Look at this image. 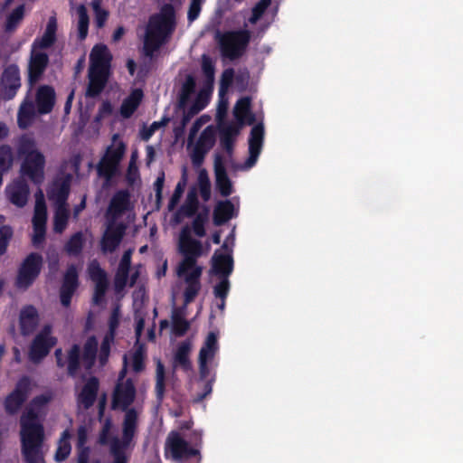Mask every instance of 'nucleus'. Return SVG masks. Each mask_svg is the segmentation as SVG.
I'll return each mask as SVG.
<instances>
[{
  "instance_id": "1",
  "label": "nucleus",
  "mask_w": 463,
  "mask_h": 463,
  "mask_svg": "<svg viewBox=\"0 0 463 463\" xmlns=\"http://www.w3.org/2000/svg\"><path fill=\"white\" fill-rule=\"evenodd\" d=\"M53 393L46 392L35 396L26 406L20 419L22 454L26 463H45L43 420Z\"/></svg>"
},
{
  "instance_id": "2",
  "label": "nucleus",
  "mask_w": 463,
  "mask_h": 463,
  "mask_svg": "<svg viewBox=\"0 0 463 463\" xmlns=\"http://www.w3.org/2000/svg\"><path fill=\"white\" fill-rule=\"evenodd\" d=\"M179 250L184 259L176 267V274L185 283L184 298L187 305L194 300L202 288L200 279L203 268L197 265V259L203 253L201 241L191 236L188 227H184L180 233Z\"/></svg>"
},
{
  "instance_id": "3",
  "label": "nucleus",
  "mask_w": 463,
  "mask_h": 463,
  "mask_svg": "<svg viewBox=\"0 0 463 463\" xmlns=\"http://www.w3.org/2000/svg\"><path fill=\"white\" fill-rule=\"evenodd\" d=\"M175 27V10L171 5H165L159 14L150 17L147 24L144 39L146 55L151 57L162 44L167 42Z\"/></svg>"
},
{
  "instance_id": "4",
  "label": "nucleus",
  "mask_w": 463,
  "mask_h": 463,
  "mask_svg": "<svg viewBox=\"0 0 463 463\" xmlns=\"http://www.w3.org/2000/svg\"><path fill=\"white\" fill-rule=\"evenodd\" d=\"M139 412L136 409L125 410L124 420L122 423V439L113 438L109 440L108 434L109 431V423H107L99 437V441L102 444L109 443L110 453L114 460L113 463H128V457L126 456V449L132 441L138 427Z\"/></svg>"
},
{
  "instance_id": "5",
  "label": "nucleus",
  "mask_w": 463,
  "mask_h": 463,
  "mask_svg": "<svg viewBox=\"0 0 463 463\" xmlns=\"http://www.w3.org/2000/svg\"><path fill=\"white\" fill-rule=\"evenodd\" d=\"M19 153L24 156L23 173L33 183L41 184L44 179L45 157L37 149L35 142L29 137H24L20 142Z\"/></svg>"
},
{
  "instance_id": "6",
  "label": "nucleus",
  "mask_w": 463,
  "mask_h": 463,
  "mask_svg": "<svg viewBox=\"0 0 463 463\" xmlns=\"http://www.w3.org/2000/svg\"><path fill=\"white\" fill-rule=\"evenodd\" d=\"M250 35L248 30L224 33L219 39L222 54L230 60L240 58L250 43Z\"/></svg>"
},
{
  "instance_id": "7",
  "label": "nucleus",
  "mask_w": 463,
  "mask_h": 463,
  "mask_svg": "<svg viewBox=\"0 0 463 463\" xmlns=\"http://www.w3.org/2000/svg\"><path fill=\"white\" fill-rule=\"evenodd\" d=\"M43 265V257L39 253H30L22 262L15 280L20 289H27L39 276Z\"/></svg>"
},
{
  "instance_id": "8",
  "label": "nucleus",
  "mask_w": 463,
  "mask_h": 463,
  "mask_svg": "<svg viewBox=\"0 0 463 463\" xmlns=\"http://www.w3.org/2000/svg\"><path fill=\"white\" fill-rule=\"evenodd\" d=\"M128 364V355H124V368L119 374V382L118 383L113 394V408H120L125 411L128 409L136 397V388L130 379L123 380L126 374V367Z\"/></svg>"
},
{
  "instance_id": "9",
  "label": "nucleus",
  "mask_w": 463,
  "mask_h": 463,
  "mask_svg": "<svg viewBox=\"0 0 463 463\" xmlns=\"http://www.w3.org/2000/svg\"><path fill=\"white\" fill-rule=\"evenodd\" d=\"M165 454L175 461L188 458L198 454V450L191 448L189 443L176 431L168 434L165 444Z\"/></svg>"
},
{
  "instance_id": "10",
  "label": "nucleus",
  "mask_w": 463,
  "mask_h": 463,
  "mask_svg": "<svg viewBox=\"0 0 463 463\" xmlns=\"http://www.w3.org/2000/svg\"><path fill=\"white\" fill-rule=\"evenodd\" d=\"M125 153V146L120 143L117 147H109L105 156L97 165V171L99 176L106 181H109L117 173L118 166Z\"/></svg>"
},
{
  "instance_id": "11",
  "label": "nucleus",
  "mask_w": 463,
  "mask_h": 463,
  "mask_svg": "<svg viewBox=\"0 0 463 463\" xmlns=\"http://www.w3.org/2000/svg\"><path fill=\"white\" fill-rule=\"evenodd\" d=\"M217 350V335L213 332H210L199 352L198 356V369L201 381H205L210 376L211 369L208 364L214 359Z\"/></svg>"
},
{
  "instance_id": "12",
  "label": "nucleus",
  "mask_w": 463,
  "mask_h": 463,
  "mask_svg": "<svg viewBox=\"0 0 463 463\" xmlns=\"http://www.w3.org/2000/svg\"><path fill=\"white\" fill-rule=\"evenodd\" d=\"M47 221V210L44 195L41 190L35 194L34 214L33 218V242L37 245L44 240L45 226Z\"/></svg>"
},
{
  "instance_id": "13",
  "label": "nucleus",
  "mask_w": 463,
  "mask_h": 463,
  "mask_svg": "<svg viewBox=\"0 0 463 463\" xmlns=\"http://www.w3.org/2000/svg\"><path fill=\"white\" fill-rule=\"evenodd\" d=\"M32 392V383L28 377H23L14 390L6 397L5 407L8 413H16Z\"/></svg>"
},
{
  "instance_id": "14",
  "label": "nucleus",
  "mask_w": 463,
  "mask_h": 463,
  "mask_svg": "<svg viewBox=\"0 0 463 463\" xmlns=\"http://www.w3.org/2000/svg\"><path fill=\"white\" fill-rule=\"evenodd\" d=\"M51 333V326H45L34 338L30 349V358L33 362H40L55 345L56 338L52 336Z\"/></svg>"
},
{
  "instance_id": "15",
  "label": "nucleus",
  "mask_w": 463,
  "mask_h": 463,
  "mask_svg": "<svg viewBox=\"0 0 463 463\" xmlns=\"http://www.w3.org/2000/svg\"><path fill=\"white\" fill-rule=\"evenodd\" d=\"M215 143V128L208 126L200 135L198 140L193 146L191 157L194 165H202L205 155L210 151Z\"/></svg>"
},
{
  "instance_id": "16",
  "label": "nucleus",
  "mask_w": 463,
  "mask_h": 463,
  "mask_svg": "<svg viewBox=\"0 0 463 463\" xmlns=\"http://www.w3.org/2000/svg\"><path fill=\"white\" fill-rule=\"evenodd\" d=\"M126 227L122 223L109 222L101 240V250L104 253L113 252L120 244Z\"/></svg>"
},
{
  "instance_id": "17",
  "label": "nucleus",
  "mask_w": 463,
  "mask_h": 463,
  "mask_svg": "<svg viewBox=\"0 0 463 463\" xmlns=\"http://www.w3.org/2000/svg\"><path fill=\"white\" fill-rule=\"evenodd\" d=\"M2 93L5 99H13L21 86L19 69L16 65H9L3 72L1 79Z\"/></svg>"
},
{
  "instance_id": "18",
  "label": "nucleus",
  "mask_w": 463,
  "mask_h": 463,
  "mask_svg": "<svg viewBox=\"0 0 463 463\" xmlns=\"http://www.w3.org/2000/svg\"><path fill=\"white\" fill-rule=\"evenodd\" d=\"M264 129L261 125L254 126L250 131L249 139L250 156L245 161L243 168L252 167L258 160L263 144Z\"/></svg>"
},
{
  "instance_id": "19",
  "label": "nucleus",
  "mask_w": 463,
  "mask_h": 463,
  "mask_svg": "<svg viewBox=\"0 0 463 463\" xmlns=\"http://www.w3.org/2000/svg\"><path fill=\"white\" fill-rule=\"evenodd\" d=\"M56 363L59 367H63L67 364L68 373L71 376H76L80 368V348L78 345H73L66 359H63L61 349L55 351Z\"/></svg>"
},
{
  "instance_id": "20",
  "label": "nucleus",
  "mask_w": 463,
  "mask_h": 463,
  "mask_svg": "<svg viewBox=\"0 0 463 463\" xmlns=\"http://www.w3.org/2000/svg\"><path fill=\"white\" fill-rule=\"evenodd\" d=\"M90 60L89 71L108 73L111 55L106 45H95L90 52Z\"/></svg>"
},
{
  "instance_id": "21",
  "label": "nucleus",
  "mask_w": 463,
  "mask_h": 463,
  "mask_svg": "<svg viewBox=\"0 0 463 463\" xmlns=\"http://www.w3.org/2000/svg\"><path fill=\"white\" fill-rule=\"evenodd\" d=\"M78 287V270L74 265L68 267L61 288V301L65 307L71 303V298Z\"/></svg>"
},
{
  "instance_id": "22",
  "label": "nucleus",
  "mask_w": 463,
  "mask_h": 463,
  "mask_svg": "<svg viewBox=\"0 0 463 463\" xmlns=\"http://www.w3.org/2000/svg\"><path fill=\"white\" fill-rule=\"evenodd\" d=\"M49 62L48 55L41 52H32L28 71L31 84L36 83L44 72Z\"/></svg>"
},
{
  "instance_id": "23",
  "label": "nucleus",
  "mask_w": 463,
  "mask_h": 463,
  "mask_svg": "<svg viewBox=\"0 0 463 463\" xmlns=\"http://www.w3.org/2000/svg\"><path fill=\"white\" fill-rule=\"evenodd\" d=\"M35 102L39 114L50 113L55 103L54 90L47 85L41 86L36 91Z\"/></svg>"
},
{
  "instance_id": "24",
  "label": "nucleus",
  "mask_w": 463,
  "mask_h": 463,
  "mask_svg": "<svg viewBox=\"0 0 463 463\" xmlns=\"http://www.w3.org/2000/svg\"><path fill=\"white\" fill-rule=\"evenodd\" d=\"M98 390L99 380L96 377H90L78 395L79 403L81 404L84 409L91 407L96 400Z\"/></svg>"
},
{
  "instance_id": "25",
  "label": "nucleus",
  "mask_w": 463,
  "mask_h": 463,
  "mask_svg": "<svg viewBox=\"0 0 463 463\" xmlns=\"http://www.w3.org/2000/svg\"><path fill=\"white\" fill-rule=\"evenodd\" d=\"M192 347L193 345L191 340H184L178 345L174 356L175 367L179 366L184 371L192 370V362L189 358Z\"/></svg>"
},
{
  "instance_id": "26",
  "label": "nucleus",
  "mask_w": 463,
  "mask_h": 463,
  "mask_svg": "<svg viewBox=\"0 0 463 463\" xmlns=\"http://www.w3.org/2000/svg\"><path fill=\"white\" fill-rule=\"evenodd\" d=\"M7 196L10 202L17 207H24L28 200V185L22 181L14 183L7 189Z\"/></svg>"
},
{
  "instance_id": "27",
  "label": "nucleus",
  "mask_w": 463,
  "mask_h": 463,
  "mask_svg": "<svg viewBox=\"0 0 463 463\" xmlns=\"http://www.w3.org/2000/svg\"><path fill=\"white\" fill-rule=\"evenodd\" d=\"M233 268V260L230 255L214 253L212 259L211 272L219 277H229Z\"/></svg>"
},
{
  "instance_id": "28",
  "label": "nucleus",
  "mask_w": 463,
  "mask_h": 463,
  "mask_svg": "<svg viewBox=\"0 0 463 463\" xmlns=\"http://www.w3.org/2000/svg\"><path fill=\"white\" fill-rule=\"evenodd\" d=\"M38 111L33 101L26 98L21 104L18 110L17 121L19 127L24 129L30 127Z\"/></svg>"
},
{
  "instance_id": "29",
  "label": "nucleus",
  "mask_w": 463,
  "mask_h": 463,
  "mask_svg": "<svg viewBox=\"0 0 463 463\" xmlns=\"http://www.w3.org/2000/svg\"><path fill=\"white\" fill-rule=\"evenodd\" d=\"M214 174L216 185L221 194L222 196L230 195L232 192V184L220 158H216L214 161Z\"/></svg>"
},
{
  "instance_id": "30",
  "label": "nucleus",
  "mask_w": 463,
  "mask_h": 463,
  "mask_svg": "<svg viewBox=\"0 0 463 463\" xmlns=\"http://www.w3.org/2000/svg\"><path fill=\"white\" fill-rule=\"evenodd\" d=\"M70 194V184L67 181L55 182L48 192V196L55 206H69L67 199Z\"/></svg>"
},
{
  "instance_id": "31",
  "label": "nucleus",
  "mask_w": 463,
  "mask_h": 463,
  "mask_svg": "<svg viewBox=\"0 0 463 463\" xmlns=\"http://www.w3.org/2000/svg\"><path fill=\"white\" fill-rule=\"evenodd\" d=\"M128 203V195L125 192L117 193L111 199L108 209V217L109 222H116V220L127 210Z\"/></svg>"
},
{
  "instance_id": "32",
  "label": "nucleus",
  "mask_w": 463,
  "mask_h": 463,
  "mask_svg": "<svg viewBox=\"0 0 463 463\" xmlns=\"http://www.w3.org/2000/svg\"><path fill=\"white\" fill-rule=\"evenodd\" d=\"M38 324V314L36 309L32 307H24L20 314V326L24 335L31 334Z\"/></svg>"
},
{
  "instance_id": "33",
  "label": "nucleus",
  "mask_w": 463,
  "mask_h": 463,
  "mask_svg": "<svg viewBox=\"0 0 463 463\" xmlns=\"http://www.w3.org/2000/svg\"><path fill=\"white\" fill-rule=\"evenodd\" d=\"M239 134V127L235 123H229L221 126L220 140L222 146L231 153L236 136Z\"/></svg>"
},
{
  "instance_id": "34",
  "label": "nucleus",
  "mask_w": 463,
  "mask_h": 463,
  "mask_svg": "<svg viewBox=\"0 0 463 463\" xmlns=\"http://www.w3.org/2000/svg\"><path fill=\"white\" fill-rule=\"evenodd\" d=\"M90 82L87 89V96H98L105 87L107 73L89 71Z\"/></svg>"
},
{
  "instance_id": "35",
  "label": "nucleus",
  "mask_w": 463,
  "mask_h": 463,
  "mask_svg": "<svg viewBox=\"0 0 463 463\" xmlns=\"http://www.w3.org/2000/svg\"><path fill=\"white\" fill-rule=\"evenodd\" d=\"M143 97V93L141 90H135L132 91V93L124 99L121 108H120V114L125 118H129L135 110L137 109L138 105L141 102Z\"/></svg>"
},
{
  "instance_id": "36",
  "label": "nucleus",
  "mask_w": 463,
  "mask_h": 463,
  "mask_svg": "<svg viewBox=\"0 0 463 463\" xmlns=\"http://www.w3.org/2000/svg\"><path fill=\"white\" fill-rule=\"evenodd\" d=\"M173 332L175 335H184L189 329L190 324L185 318V312L181 308H175L172 311Z\"/></svg>"
},
{
  "instance_id": "37",
  "label": "nucleus",
  "mask_w": 463,
  "mask_h": 463,
  "mask_svg": "<svg viewBox=\"0 0 463 463\" xmlns=\"http://www.w3.org/2000/svg\"><path fill=\"white\" fill-rule=\"evenodd\" d=\"M234 206L230 201L221 202L217 204L213 213L214 223L223 224L232 218Z\"/></svg>"
},
{
  "instance_id": "38",
  "label": "nucleus",
  "mask_w": 463,
  "mask_h": 463,
  "mask_svg": "<svg viewBox=\"0 0 463 463\" xmlns=\"http://www.w3.org/2000/svg\"><path fill=\"white\" fill-rule=\"evenodd\" d=\"M98 350V341L95 337H90L84 344L82 364L84 367L89 370L92 367L95 362Z\"/></svg>"
},
{
  "instance_id": "39",
  "label": "nucleus",
  "mask_w": 463,
  "mask_h": 463,
  "mask_svg": "<svg viewBox=\"0 0 463 463\" xmlns=\"http://www.w3.org/2000/svg\"><path fill=\"white\" fill-rule=\"evenodd\" d=\"M250 99L249 98H242L238 100L234 108V114L237 119L241 123L247 122L251 124L253 122V117L250 111Z\"/></svg>"
},
{
  "instance_id": "40",
  "label": "nucleus",
  "mask_w": 463,
  "mask_h": 463,
  "mask_svg": "<svg viewBox=\"0 0 463 463\" xmlns=\"http://www.w3.org/2000/svg\"><path fill=\"white\" fill-rule=\"evenodd\" d=\"M69 217V206H55L53 218V229L55 232L61 233L66 229Z\"/></svg>"
},
{
  "instance_id": "41",
  "label": "nucleus",
  "mask_w": 463,
  "mask_h": 463,
  "mask_svg": "<svg viewBox=\"0 0 463 463\" xmlns=\"http://www.w3.org/2000/svg\"><path fill=\"white\" fill-rule=\"evenodd\" d=\"M25 7L24 5L14 9L6 17L5 29L7 33H13L24 17Z\"/></svg>"
},
{
  "instance_id": "42",
  "label": "nucleus",
  "mask_w": 463,
  "mask_h": 463,
  "mask_svg": "<svg viewBox=\"0 0 463 463\" xmlns=\"http://www.w3.org/2000/svg\"><path fill=\"white\" fill-rule=\"evenodd\" d=\"M133 371L140 373L145 368L144 360L146 357V349L143 345L136 344L134 351L129 354Z\"/></svg>"
},
{
  "instance_id": "43",
  "label": "nucleus",
  "mask_w": 463,
  "mask_h": 463,
  "mask_svg": "<svg viewBox=\"0 0 463 463\" xmlns=\"http://www.w3.org/2000/svg\"><path fill=\"white\" fill-rule=\"evenodd\" d=\"M85 239L81 232L74 233L64 246L65 251L69 255H78L84 245Z\"/></svg>"
},
{
  "instance_id": "44",
  "label": "nucleus",
  "mask_w": 463,
  "mask_h": 463,
  "mask_svg": "<svg viewBox=\"0 0 463 463\" xmlns=\"http://www.w3.org/2000/svg\"><path fill=\"white\" fill-rule=\"evenodd\" d=\"M69 432L65 430L60 439L58 449L55 453V460L58 462L65 460L71 453V448L69 442Z\"/></svg>"
},
{
  "instance_id": "45",
  "label": "nucleus",
  "mask_w": 463,
  "mask_h": 463,
  "mask_svg": "<svg viewBox=\"0 0 463 463\" xmlns=\"http://www.w3.org/2000/svg\"><path fill=\"white\" fill-rule=\"evenodd\" d=\"M56 28V20L55 18L52 17L48 22L45 33L39 42L41 48H48L54 43Z\"/></svg>"
},
{
  "instance_id": "46",
  "label": "nucleus",
  "mask_w": 463,
  "mask_h": 463,
  "mask_svg": "<svg viewBox=\"0 0 463 463\" xmlns=\"http://www.w3.org/2000/svg\"><path fill=\"white\" fill-rule=\"evenodd\" d=\"M77 13L79 15V21H78V32H79V38L80 40H83L86 38L88 34V29H89V15L87 13V9L83 5H80L78 9Z\"/></svg>"
},
{
  "instance_id": "47",
  "label": "nucleus",
  "mask_w": 463,
  "mask_h": 463,
  "mask_svg": "<svg viewBox=\"0 0 463 463\" xmlns=\"http://www.w3.org/2000/svg\"><path fill=\"white\" fill-rule=\"evenodd\" d=\"M165 366L159 361L156 369V394L159 401L164 398L165 384Z\"/></svg>"
},
{
  "instance_id": "48",
  "label": "nucleus",
  "mask_w": 463,
  "mask_h": 463,
  "mask_svg": "<svg viewBox=\"0 0 463 463\" xmlns=\"http://www.w3.org/2000/svg\"><path fill=\"white\" fill-rule=\"evenodd\" d=\"M194 88L195 80L193 76L188 75L181 89L179 99L180 107H184L186 105L191 94L194 91Z\"/></svg>"
},
{
  "instance_id": "49",
  "label": "nucleus",
  "mask_w": 463,
  "mask_h": 463,
  "mask_svg": "<svg viewBox=\"0 0 463 463\" xmlns=\"http://www.w3.org/2000/svg\"><path fill=\"white\" fill-rule=\"evenodd\" d=\"M102 0H92L91 7L95 13V24L98 28H102L109 17V12L101 8Z\"/></svg>"
},
{
  "instance_id": "50",
  "label": "nucleus",
  "mask_w": 463,
  "mask_h": 463,
  "mask_svg": "<svg viewBox=\"0 0 463 463\" xmlns=\"http://www.w3.org/2000/svg\"><path fill=\"white\" fill-rule=\"evenodd\" d=\"M198 207V200L195 192H189L186 196L184 204L182 206V212L186 216L194 215Z\"/></svg>"
},
{
  "instance_id": "51",
  "label": "nucleus",
  "mask_w": 463,
  "mask_h": 463,
  "mask_svg": "<svg viewBox=\"0 0 463 463\" xmlns=\"http://www.w3.org/2000/svg\"><path fill=\"white\" fill-rule=\"evenodd\" d=\"M13 162L12 149L9 146H0V171L5 172L11 166Z\"/></svg>"
},
{
  "instance_id": "52",
  "label": "nucleus",
  "mask_w": 463,
  "mask_h": 463,
  "mask_svg": "<svg viewBox=\"0 0 463 463\" xmlns=\"http://www.w3.org/2000/svg\"><path fill=\"white\" fill-rule=\"evenodd\" d=\"M13 229L9 225L0 226V256L5 254L10 240L13 237Z\"/></svg>"
},
{
  "instance_id": "53",
  "label": "nucleus",
  "mask_w": 463,
  "mask_h": 463,
  "mask_svg": "<svg viewBox=\"0 0 463 463\" xmlns=\"http://www.w3.org/2000/svg\"><path fill=\"white\" fill-rule=\"evenodd\" d=\"M220 281L213 287V294L216 298L223 300L226 298L230 290V281L228 277H219Z\"/></svg>"
},
{
  "instance_id": "54",
  "label": "nucleus",
  "mask_w": 463,
  "mask_h": 463,
  "mask_svg": "<svg viewBox=\"0 0 463 463\" xmlns=\"http://www.w3.org/2000/svg\"><path fill=\"white\" fill-rule=\"evenodd\" d=\"M203 92L200 93L196 102L184 113L182 120V127L184 128L188 121L204 108V102L202 99Z\"/></svg>"
},
{
  "instance_id": "55",
  "label": "nucleus",
  "mask_w": 463,
  "mask_h": 463,
  "mask_svg": "<svg viewBox=\"0 0 463 463\" xmlns=\"http://www.w3.org/2000/svg\"><path fill=\"white\" fill-rule=\"evenodd\" d=\"M114 336L115 335L107 333L102 341L99 357L101 365H104L107 362V359L109 354L110 344L113 342Z\"/></svg>"
},
{
  "instance_id": "56",
  "label": "nucleus",
  "mask_w": 463,
  "mask_h": 463,
  "mask_svg": "<svg viewBox=\"0 0 463 463\" xmlns=\"http://www.w3.org/2000/svg\"><path fill=\"white\" fill-rule=\"evenodd\" d=\"M210 119H211V118L209 116L203 115L195 120V122L193 124V126L190 129V133H189L188 139H187L188 146L194 144V140L196 137L198 131L201 129V128L203 125L208 123L210 121Z\"/></svg>"
},
{
  "instance_id": "57",
  "label": "nucleus",
  "mask_w": 463,
  "mask_h": 463,
  "mask_svg": "<svg viewBox=\"0 0 463 463\" xmlns=\"http://www.w3.org/2000/svg\"><path fill=\"white\" fill-rule=\"evenodd\" d=\"M88 271H89L90 277L93 280V282L107 279L106 273L100 268V266L97 260H92L90 263V265L88 267Z\"/></svg>"
},
{
  "instance_id": "58",
  "label": "nucleus",
  "mask_w": 463,
  "mask_h": 463,
  "mask_svg": "<svg viewBox=\"0 0 463 463\" xmlns=\"http://www.w3.org/2000/svg\"><path fill=\"white\" fill-rule=\"evenodd\" d=\"M270 0H260L252 9V14L249 21L250 24H256L258 20L262 16L266 9L270 5Z\"/></svg>"
},
{
  "instance_id": "59",
  "label": "nucleus",
  "mask_w": 463,
  "mask_h": 463,
  "mask_svg": "<svg viewBox=\"0 0 463 463\" xmlns=\"http://www.w3.org/2000/svg\"><path fill=\"white\" fill-rule=\"evenodd\" d=\"M207 221V214L199 213L193 222V230L199 237L205 235L204 223Z\"/></svg>"
},
{
  "instance_id": "60",
  "label": "nucleus",
  "mask_w": 463,
  "mask_h": 463,
  "mask_svg": "<svg viewBox=\"0 0 463 463\" xmlns=\"http://www.w3.org/2000/svg\"><path fill=\"white\" fill-rule=\"evenodd\" d=\"M129 269L118 267L115 277V286L118 289H122L128 282Z\"/></svg>"
},
{
  "instance_id": "61",
  "label": "nucleus",
  "mask_w": 463,
  "mask_h": 463,
  "mask_svg": "<svg viewBox=\"0 0 463 463\" xmlns=\"http://www.w3.org/2000/svg\"><path fill=\"white\" fill-rule=\"evenodd\" d=\"M203 0H191L187 17L190 22L194 21L200 14Z\"/></svg>"
},
{
  "instance_id": "62",
  "label": "nucleus",
  "mask_w": 463,
  "mask_h": 463,
  "mask_svg": "<svg viewBox=\"0 0 463 463\" xmlns=\"http://www.w3.org/2000/svg\"><path fill=\"white\" fill-rule=\"evenodd\" d=\"M202 68L205 77L212 83L213 81L214 68L212 63V61L205 55L203 56Z\"/></svg>"
},
{
  "instance_id": "63",
  "label": "nucleus",
  "mask_w": 463,
  "mask_h": 463,
  "mask_svg": "<svg viewBox=\"0 0 463 463\" xmlns=\"http://www.w3.org/2000/svg\"><path fill=\"white\" fill-rule=\"evenodd\" d=\"M95 296H94V301L95 303H99V299L104 296L107 287H108V280L103 279L100 281H95Z\"/></svg>"
},
{
  "instance_id": "64",
  "label": "nucleus",
  "mask_w": 463,
  "mask_h": 463,
  "mask_svg": "<svg viewBox=\"0 0 463 463\" xmlns=\"http://www.w3.org/2000/svg\"><path fill=\"white\" fill-rule=\"evenodd\" d=\"M200 194L204 201H208L211 196V185L208 179L200 176Z\"/></svg>"
}]
</instances>
